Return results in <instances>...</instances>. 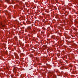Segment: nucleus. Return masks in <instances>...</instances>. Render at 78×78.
<instances>
[{"label": "nucleus", "instance_id": "nucleus-1", "mask_svg": "<svg viewBox=\"0 0 78 78\" xmlns=\"http://www.w3.org/2000/svg\"><path fill=\"white\" fill-rule=\"evenodd\" d=\"M0 25H1L2 27H5V26L4 25H2V23L1 22H0Z\"/></svg>", "mask_w": 78, "mask_h": 78}, {"label": "nucleus", "instance_id": "nucleus-2", "mask_svg": "<svg viewBox=\"0 0 78 78\" xmlns=\"http://www.w3.org/2000/svg\"><path fill=\"white\" fill-rule=\"evenodd\" d=\"M9 0H6V1L7 3H9V4H11L10 2H9Z\"/></svg>", "mask_w": 78, "mask_h": 78}, {"label": "nucleus", "instance_id": "nucleus-3", "mask_svg": "<svg viewBox=\"0 0 78 78\" xmlns=\"http://www.w3.org/2000/svg\"><path fill=\"white\" fill-rule=\"evenodd\" d=\"M52 38H53V39H55V36H52Z\"/></svg>", "mask_w": 78, "mask_h": 78}, {"label": "nucleus", "instance_id": "nucleus-4", "mask_svg": "<svg viewBox=\"0 0 78 78\" xmlns=\"http://www.w3.org/2000/svg\"><path fill=\"white\" fill-rule=\"evenodd\" d=\"M66 13H67V14H67V15H69V13H68V12H66Z\"/></svg>", "mask_w": 78, "mask_h": 78}, {"label": "nucleus", "instance_id": "nucleus-5", "mask_svg": "<svg viewBox=\"0 0 78 78\" xmlns=\"http://www.w3.org/2000/svg\"><path fill=\"white\" fill-rule=\"evenodd\" d=\"M19 42H20V40H19Z\"/></svg>", "mask_w": 78, "mask_h": 78}, {"label": "nucleus", "instance_id": "nucleus-6", "mask_svg": "<svg viewBox=\"0 0 78 78\" xmlns=\"http://www.w3.org/2000/svg\"><path fill=\"white\" fill-rule=\"evenodd\" d=\"M44 30H45V28H44Z\"/></svg>", "mask_w": 78, "mask_h": 78}, {"label": "nucleus", "instance_id": "nucleus-7", "mask_svg": "<svg viewBox=\"0 0 78 78\" xmlns=\"http://www.w3.org/2000/svg\"><path fill=\"white\" fill-rule=\"evenodd\" d=\"M1 17V16H0V18Z\"/></svg>", "mask_w": 78, "mask_h": 78}, {"label": "nucleus", "instance_id": "nucleus-8", "mask_svg": "<svg viewBox=\"0 0 78 78\" xmlns=\"http://www.w3.org/2000/svg\"><path fill=\"white\" fill-rule=\"evenodd\" d=\"M39 31H41V30H39Z\"/></svg>", "mask_w": 78, "mask_h": 78}, {"label": "nucleus", "instance_id": "nucleus-9", "mask_svg": "<svg viewBox=\"0 0 78 78\" xmlns=\"http://www.w3.org/2000/svg\"><path fill=\"white\" fill-rule=\"evenodd\" d=\"M12 3H13V1L12 2Z\"/></svg>", "mask_w": 78, "mask_h": 78}]
</instances>
